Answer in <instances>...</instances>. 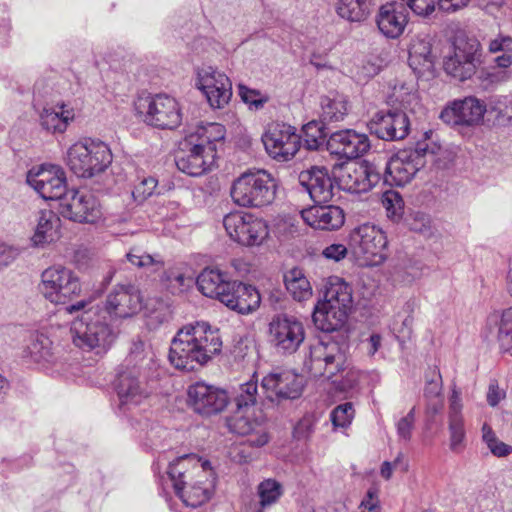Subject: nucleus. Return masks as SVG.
Listing matches in <instances>:
<instances>
[{
  "mask_svg": "<svg viewBox=\"0 0 512 512\" xmlns=\"http://www.w3.org/2000/svg\"><path fill=\"white\" fill-rule=\"evenodd\" d=\"M221 349L219 331L205 322H197L178 330L171 341L168 358L176 369L189 372L207 364Z\"/></svg>",
  "mask_w": 512,
  "mask_h": 512,
  "instance_id": "obj_1",
  "label": "nucleus"
},
{
  "mask_svg": "<svg viewBox=\"0 0 512 512\" xmlns=\"http://www.w3.org/2000/svg\"><path fill=\"white\" fill-rule=\"evenodd\" d=\"M348 350L346 336L327 337L310 347L309 358L305 360L304 366L315 378L332 379L342 374L338 388L343 392L349 391L358 385L360 371L350 366Z\"/></svg>",
  "mask_w": 512,
  "mask_h": 512,
  "instance_id": "obj_2",
  "label": "nucleus"
},
{
  "mask_svg": "<svg viewBox=\"0 0 512 512\" xmlns=\"http://www.w3.org/2000/svg\"><path fill=\"white\" fill-rule=\"evenodd\" d=\"M224 133L223 125L208 123L187 134L175 155L178 170L192 177L209 171L216 159L217 142L224 139Z\"/></svg>",
  "mask_w": 512,
  "mask_h": 512,
  "instance_id": "obj_3",
  "label": "nucleus"
},
{
  "mask_svg": "<svg viewBox=\"0 0 512 512\" xmlns=\"http://www.w3.org/2000/svg\"><path fill=\"white\" fill-rule=\"evenodd\" d=\"M433 134L432 130L426 131L424 139L418 141L415 148L399 150L380 165L384 182L389 185L404 186L428 161L436 163V155L441 152V146L432 141Z\"/></svg>",
  "mask_w": 512,
  "mask_h": 512,
  "instance_id": "obj_4",
  "label": "nucleus"
},
{
  "mask_svg": "<svg viewBox=\"0 0 512 512\" xmlns=\"http://www.w3.org/2000/svg\"><path fill=\"white\" fill-rule=\"evenodd\" d=\"M353 298L351 287L342 279L331 280L324 294V300L319 301L312 314L315 327L323 332H333L341 329L352 310Z\"/></svg>",
  "mask_w": 512,
  "mask_h": 512,
  "instance_id": "obj_5",
  "label": "nucleus"
},
{
  "mask_svg": "<svg viewBox=\"0 0 512 512\" xmlns=\"http://www.w3.org/2000/svg\"><path fill=\"white\" fill-rule=\"evenodd\" d=\"M72 340L76 347L97 355L106 353L116 335L98 308L84 310L71 324Z\"/></svg>",
  "mask_w": 512,
  "mask_h": 512,
  "instance_id": "obj_6",
  "label": "nucleus"
},
{
  "mask_svg": "<svg viewBox=\"0 0 512 512\" xmlns=\"http://www.w3.org/2000/svg\"><path fill=\"white\" fill-rule=\"evenodd\" d=\"M277 188V180L266 170H249L234 180L231 197L238 206L260 208L274 201Z\"/></svg>",
  "mask_w": 512,
  "mask_h": 512,
  "instance_id": "obj_7",
  "label": "nucleus"
},
{
  "mask_svg": "<svg viewBox=\"0 0 512 512\" xmlns=\"http://www.w3.org/2000/svg\"><path fill=\"white\" fill-rule=\"evenodd\" d=\"M65 161L78 177L91 178L107 169L112 162V153L104 142L85 139L67 150Z\"/></svg>",
  "mask_w": 512,
  "mask_h": 512,
  "instance_id": "obj_8",
  "label": "nucleus"
},
{
  "mask_svg": "<svg viewBox=\"0 0 512 512\" xmlns=\"http://www.w3.org/2000/svg\"><path fill=\"white\" fill-rule=\"evenodd\" d=\"M135 110L143 121L158 129H175L182 121L177 100L167 94L141 95L135 101Z\"/></svg>",
  "mask_w": 512,
  "mask_h": 512,
  "instance_id": "obj_9",
  "label": "nucleus"
},
{
  "mask_svg": "<svg viewBox=\"0 0 512 512\" xmlns=\"http://www.w3.org/2000/svg\"><path fill=\"white\" fill-rule=\"evenodd\" d=\"M39 291L49 302L66 305L81 296L82 284L72 269L54 265L42 272Z\"/></svg>",
  "mask_w": 512,
  "mask_h": 512,
  "instance_id": "obj_10",
  "label": "nucleus"
},
{
  "mask_svg": "<svg viewBox=\"0 0 512 512\" xmlns=\"http://www.w3.org/2000/svg\"><path fill=\"white\" fill-rule=\"evenodd\" d=\"M481 55V44L475 37L458 35L452 52L444 58V71L461 82L470 79L481 64Z\"/></svg>",
  "mask_w": 512,
  "mask_h": 512,
  "instance_id": "obj_11",
  "label": "nucleus"
},
{
  "mask_svg": "<svg viewBox=\"0 0 512 512\" xmlns=\"http://www.w3.org/2000/svg\"><path fill=\"white\" fill-rule=\"evenodd\" d=\"M350 244L354 254L362 257L366 265H378L387 257L386 235L376 225L365 223L354 228L350 233Z\"/></svg>",
  "mask_w": 512,
  "mask_h": 512,
  "instance_id": "obj_12",
  "label": "nucleus"
},
{
  "mask_svg": "<svg viewBox=\"0 0 512 512\" xmlns=\"http://www.w3.org/2000/svg\"><path fill=\"white\" fill-rule=\"evenodd\" d=\"M223 226L229 237L243 246H258L269 234L266 222L249 213H229L223 218Z\"/></svg>",
  "mask_w": 512,
  "mask_h": 512,
  "instance_id": "obj_13",
  "label": "nucleus"
},
{
  "mask_svg": "<svg viewBox=\"0 0 512 512\" xmlns=\"http://www.w3.org/2000/svg\"><path fill=\"white\" fill-rule=\"evenodd\" d=\"M339 187L350 193H365L382 179L380 163L363 161L342 164L338 168Z\"/></svg>",
  "mask_w": 512,
  "mask_h": 512,
  "instance_id": "obj_14",
  "label": "nucleus"
},
{
  "mask_svg": "<svg viewBox=\"0 0 512 512\" xmlns=\"http://www.w3.org/2000/svg\"><path fill=\"white\" fill-rule=\"evenodd\" d=\"M301 140L296 128L286 123H273L262 135L267 154L278 162L290 161L299 151Z\"/></svg>",
  "mask_w": 512,
  "mask_h": 512,
  "instance_id": "obj_15",
  "label": "nucleus"
},
{
  "mask_svg": "<svg viewBox=\"0 0 512 512\" xmlns=\"http://www.w3.org/2000/svg\"><path fill=\"white\" fill-rule=\"evenodd\" d=\"M26 181L43 199L59 200L68 195L65 172L60 166L43 164L27 173Z\"/></svg>",
  "mask_w": 512,
  "mask_h": 512,
  "instance_id": "obj_16",
  "label": "nucleus"
},
{
  "mask_svg": "<svg viewBox=\"0 0 512 512\" xmlns=\"http://www.w3.org/2000/svg\"><path fill=\"white\" fill-rule=\"evenodd\" d=\"M142 306L140 289L132 283H119L106 296L105 312L112 320H125L137 315Z\"/></svg>",
  "mask_w": 512,
  "mask_h": 512,
  "instance_id": "obj_17",
  "label": "nucleus"
},
{
  "mask_svg": "<svg viewBox=\"0 0 512 512\" xmlns=\"http://www.w3.org/2000/svg\"><path fill=\"white\" fill-rule=\"evenodd\" d=\"M269 334L272 344L283 354L296 352L305 339L302 322L295 316L286 314L277 315L272 319Z\"/></svg>",
  "mask_w": 512,
  "mask_h": 512,
  "instance_id": "obj_18",
  "label": "nucleus"
},
{
  "mask_svg": "<svg viewBox=\"0 0 512 512\" xmlns=\"http://www.w3.org/2000/svg\"><path fill=\"white\" fill-rule=\"evenodd\" d=\"M60 207L63 217L74 222L95 223L102 217L99 200L87 190H70Z\"/></svg>",
  "mask_w": 512,
  "mask_h": 512,
  "instance_id": "obj_19",
  "label": "nucleus"
},
{
  "mask_svg": "<svg viewBox=\"0 0 512 512\" xmlns=\"http://www.w3.org/2000/svg\"><path fill=\"white\" fill-rule=\"evenodd\" d=\"M197 87L203 92L209 105L214 109L223 108L232 97L230 79L212 66L198 70Z\"/></svg>",
  "mask_w": 512,
  "mask_h": 512,
  "instance_id": "obj_20",
  "label": "nucleus"
},
{
  "mask_svg": "<svg viewBox=\"0 0 512 512\" xmlns=\"http://www.w3.org/2000/svg\"><path fill=\"white\" fill-rule=\"evenodd\" d=\"M115 388L119 408L123 412L140 405L151 394L148 379H143L142 375L133 369H125L119 373Z\"/></svg>",
  "mask_w": 512,
  "mask_h": 512,
  "instance_id": "obj_21",
  "label": "nucleus"
},
{
  "mask_svg": "<svg viewBox=\"0 0 512 512\" xmlns=\"http://www.w3.org/2000/svg\"><path fill=\"white\" fill-rule=\"evenodd\" d=\"M187 393L190 407L203 416L221 412L228 403V396L224 390L205 382L192 384Z\"/></svg>",
  "mask_w": 512,
  "mask_h": 512,
  "instance_id": "obj_22",
  "label": "nucleus"
},
{
  "mask_svg": "<svg viewBox=\"0 0 512 512\" xmlns=\"http://www.w3.org/2000/svg\"><path fill=\"white\" fill-rule=\"evenodd\" d=\"M369 132L385 141L404 139L409 131V119L403 111L377 112L368 123Z\"/></svg>",
  "mask_w": 512,
  "mask_h": 512,
  "instance_id": "obj_23",
  "label": "nucleus"
},
{
  "mask_svg": "<svg viewBox=\"0 0 512 512\" xmlns=\"http://www.w3.org/2000/svg\"><path fill=\"white\" fill-rule=\"evenodd\" d=\"M262 389L271 400L296 399L303 391V378L293 372L270 373L262 379Z\"/></svg>",
  "mask_w": 512,
  "mask_h": 512,
  "instance_id": "obj_24",
  "label": "nucleus"
},
{
  "mask_svg": "<svg viewBox=\"0 0 512 512\" xmlns=\"http://www.w3.org/2000/svg\"><path fill=\"white\" fill-rule=\"evenodd\" d=\"M326 143L332 154L349 160L361 157L370 149L368 136L352 129L332 133Z\"/></svg>",
  "mask_w": 512,
  "mask_h": 512,
  "instance_id": "obj_25",
  "label": "nucleus"
},
{
  "mask_svg": "<svg viewBox=\"0 0 512 512\" xmlns=\"http://www.w3.org/2000/svg\"><path fill=\"white\" fill-rule=\"evenodd\" d=\"M299 183L315 203L324 204L334 196V181L326 167L312 166L299 174Z\"/></svg>",
  "mask_w": 512,
  "mask_h": 512,
  "instance_id": "obj_26",
  "label": "nucleus"
},
{
  "mask_svg": "<svg viewBox=\"0 0 512 512\" xmlns=\"http://www.w3.org/2000/svg\"><path fill=\"white\" fill-rule=\"evenodd\" d=\"M487 109L475 97L455 101L442 110L440 118L449 125H475L480 123Z\"/></svg>",
  "mask_w": 512,
  "mask_h": 512,
  "instance_id": "obj_27",
  "label": "nucleus"
},
{
  "mask_svg": "<svg viewBox=\"0 0 512 512\" xmlns=\"http://www.w3.org/2000/svg\"><path fill=\"white\" fill-rule=\"evenodd\" d=\"M301 217L307 225L318 230H338L345 222V213L341 207L319 203L303 209Z\"/></svg>",
  "mask_w": 512,
  "mask_h": 512,
  "instance_id": "obj_28",
  "label": "nucleus"
},
{
  "mask_svg": "<svg viewBox=\"0 0 512 512\" xmlns=\"http://www.w3.org/2000/svg\"><path fill=\"white\" fill-rule=\"evenodd\" d=\"M377 27L386 38L401 36L408 23V12L403 3L389 2L382 5L376 16Z\"/></svg>",
  "mask_w": 512,
  "mask_h": 512,
  "instance_id": "obj_29",
  "label": "nucleus"
},
{
  "mask_svg": "<svg viewBox=\"0 0 512 512\" xmlns=\"http://www.w3.org/2000/svg\"><path fill=\"white\" fill-rule=\"evenodd\" d=\"M261 302L258 290L249 284L232 281L222 303L239 314L255 311Z\"/></svg>",
  "mask_w": 512,
  "mask_h": 512,
  "instance_id": "obj_30",
  "label": "nucleus"
},
{
  "mask_svg": "<svg viewBox=\"0 0 512 512\" xmlns=\"http://www.w3.org/2000/svg\"><path fill=\"white\" fill-rule=\"evenodd\" d=\"M158 368L156 354L149 343L140 338L131 343L129 354L126 358V368L140 373L143 379H149Z\"/></svg>",
  "mask_w": 512,
  "mask_h": 512,
  "instance_id": "obj_31",
  "label": "nucleus"
},
{
  "mask_svg": "<svg viewBox=\"0 0 512 512\" xmlns=\"http://www.w3.org/2000/svg\"><path fill=\"white\" fill-rule=\"evenodd\" d=\"M462 408L461 393L456 389H453L449 399L448 410L450 449L453 452H459L464 447L466 431Z\"/></svg>",
  "mask_w": 512,
  "mask_h": 512,
  "instance_id": "obj_32",
  "label": "nucleus"
},
{
  "mask_svg": "<svg viewBox=\"0 0 512 512\" xmlns=\"http://www.w3.org/2000/svg\"><path fill=\"white\" fill-rule=\"evenodd\" d=\"M229 275L218 268H205L197 277L196 284L199 291L209 298L219 300L221 303L231 284Z\"/></svg>",
  "mask_w": 512,
  "mask_h": 512,
  "instance_id": "obj_33",
  "label": "nucleus"
},
{
  "mask_svg": "<svg viewBox=\"0 0 512 512\" xmlns=\"http://www.w3.org/2000/svg\"><path fill=\"white\" fill-rule=\"evenodd\" d=\"M64 104L56 107L45 106L39 113L41 127L49 133H63L68 123L74 119V111L65 108Z\"/></svg>",
  "mask_w": 512,
  "mask_h": 512,
  "instance_id": "obj_34",
  "label": "nucleus"
},
{
  "mask_svg": "<svg viewBox=\"0 0 512 512\" xmlns=\"http://www.w3.org/2000/svg\"><path fill=\"white\" fill-rule=\"evenodd\" d=\"M376 0H336V14L351 23H361L371 15Z\"/></svg>",
  "mask_w": 512,
  "mask_h": 512,
  "instance_id": "obj_35",
  "label": "nucleus"
},
{
  "mask_svg": "<svg viewBox=\"0 0 512 512\" xmlns=\"http://www.w3.org/2000/svg\"><path fill=\"white\" fill-rule=\"evenodd\" d=\"M432 46L428 37H416L409 48V65L419 73L430 71L434 66Z\"/></svg>",
  "mask_w": 512,
  "mask_h": 512,
  "instance_id": "obj_36",
  "label": "nucleus"
},
{
  "mask_svg": "<svg viewBox=\"0 0 512 512\" xmlns=\"http://www.w3.org/2000/svg\"><path fill=\"white\" fill-rule=\"evenodd\" d=\"M24 357L38 364L52 362L54 359L52 341L44 334H33L24 350Z\"/></svg>",
  "mask_w": 512,
  "mask_h": 512,
  "instance_id": "obj_37",
  "label": "nucleus"
},
{
  "mask_svg": "<svg viewBox=\"0 0 512 512\" xmlns=\"http://www.w3.org/2000/svg\"><path fill=\"white\" fill-rule=\"evenodd\" d=\"M59 218L51 210H40L37 216V225L31 238L35 246H43L54 240L55 226Z\"/></svg>",
  "mask_w": 512,
  "mask_h": 512,
  "instance_id": "obj_38",
  "label": "nucleus"
},
{
  "mask_svg": "<svg viewBox=\"0 0 512 512\" xmlns=\"http://www.w3.org/2000/svg\"><path fill=\"white\" fill-rule=\"evenodd\" d=\"M347 105V99L343 95L323 96L321 119L327 123L342 121L348 112Z\"/></svg>",
  "mask_w": 512,
  "mask_h": 512,
  "instance_id": "obj_39",
  "label": "nucleus"
},
{
  "mask_svg": "<svg viewBox=\"0 0 512 512\" xmlns=\"http://www.w3.org/2000/svg\"><path fill=\"white\" fill-rule=\"evenodd\" d=\"M287 291L297 301H303L312 296L309 281L302 274L301 270L292 269L284 276Z\"/></svg>",
  "mask_w": 512,
  "mask_h": 512,
  "instance_id": "obj_40",
  "label": "nucleus"
},
{
  "mask_svg": "<svg viewBox=\"0 0 512 512\" xmlns=\"http://www.w3.org/2000/svg\"><path fill=\"white\" fill-rule=\"evenodd\" d=\"M178 495L187 506L198 507L207 502L212 496L211 484L197 481L194 484L184 485Z\"/></svg>",
  "mask_w": 512,
  "mask_h": 512,
  "instance_id": "obj_41",
  "label": "nucleus"
},
{
  "mask_svg": "<svg viewBox=\"0 0 512 512\" xmlns=\"http://www.w3.org/2000/svg\"><path fill=\"white\" fill-rule=\"evenodd\" d=\"M126 259L139 269H150L155 273L164 268V261L159 255L148 254L138 247L131 248L126 254Z\"/></svg>",
  "mask_w": 512,
  "mask_h": 512,
  "instance_id": "obj_42",
  "label": "nucleus"
},
{
  "mask_svg": "<svg viewBox=\"0 0 512 512\" xmlns=\"http://www.w3.org/2000/svg\"><path fill=\"white\" fill-rule=\"evenodd\" d=\"M326 123L322 119L321 121L313 120L303 126V144L307 150L316 151L325 143L327 132L324 125Z\"/></svg>",
  "mask_w": 512,
  "mask_h": 512,
  "instance_id": "obj_43",
  "label": "nucleus"
},
{
  "mask_svg": "<svg viewBox=\"0 0 512 512\" xmlns=\"http://www.w3.org/2000/svg\"><path fill=\"white\" fill-rule=\"evenodd\" d=\"M189 456L185 455L172 461L167 470V475L172 482L176 495L181 494V488L187 484V477L190 465Z\"/></svg>",
  "mask_w": 512,
  "mask_h": 512,
  "instance_id": "obj_44",
  "label": "nucleus"
},
{
  "mask_svg": "<svg viewBox=\"0 0 512 512\" xmlns=\"http://www.w3.org/2000/svg\"><path fill=\"white\" fill-rule=\"evenodd\" d=\"M497 338L500 350L512 356V307L502 312Z\"/></svg>",
  "mask_w": 512,
  "mask_h": 512,
  "instance_id": "obj_45",
  "label": "nucleus"
},
{
  "mask_svg": "<svg viewBox=\"0 0 512 512\" xmlns=\"http://www.w3.org/2000/svg\"><path fill=\"white\" fill-rule=\"evenodd\" d=\"M160 282L172 294H180L189 287L191 279L177 269H168L162 272Z\"/></svg>",
  "mask_w": 512,
  "mask_h": 512,
  "instance_id": "obj_46",
  "label": "nucleus"
},
{
  "mask_svg": "<svg viewBox=\"0 0 512 512\" xmlns=\"http://www.w3.org/2000/svg\"><path fill=\"white\" fill-rule=\"evenodd\" d=\"M283 493L282 485L273 479H266L258 485V496L262 508L276 503Z\"/></svg>",
  "mask_w": 512,
  "mask_h": 512,
  "instance_id": "obj_47",
  "label": "nucleus"
},
{
  "mask_svg": "<svg viewBox=\"0 0 512 512\" xmlns=\"http://www.w3.org/2000/svg\"><path fill=\"white\" fill-rule=\"evenodd\" d=\"M382 204L388 218L398 222L404 214V200L401 194L395 190H388L382 195Z\"/></svg>",
  "mask_w": 512,
  "mask_h": 512,
  "instance_id": "obj_48",
  "label": "nucleus"
},
{
  "mask_svg": "<svg viewBox=\"0 0 512 512\" xmlns=\"http://www.w3.org/2000/svg\"><path fill=\"white\" fill-rule=\"evenodd\" d=\"M258 396L257 381L249 380L248 382L241 384L237 395L235 396L237 408L240 410L255 405Z\"/></svg>",
  "mask_w": 512,
  "mask_h": 512,
  "instance_id": "obj_49",
  "label": "nucleus"
},
{
  "mask_svg": "<svg viewBox=\"0 0 512 512\" xmlns=\"http://www.w3.org/2000/svg\"><path fill=\"white\" fill-rule=\"evenodd\" d=\"M495 125L507 126L512 124V103L504 100H497L486 111Z\"/></svg>",
  "mask_w": 512,
  "mask_h": 512,
  "instance_id": "obj_50",
  "label": "nucleus"
},
{
  "mask_svg": "<svg viewBox=\"0 0 512 512\" xmlns=\"http://www.w3.org/2000/svg\"><path fill=\"white\" fill-rule=\"evenodd\" d=\"M482 439L491 453L497 457H505L512 452V447L500 441L486 423L482 426Z\"/></svg>",
  "mask_w": 512,
  "mask_h": 512,
  "instance_id": "obj_51",
  "label": "nucleus"
},
{
  "mask_svg": "<svg viewBox=\"0 0 512 512\" xmlns=\"http://www.w3.org/2000/svg\"><path fill=\"white\" fill-rule=\"evenodd\" d=\"M157 185L158 180L153 176H138L137 182L132 190L133 199L138 203L144 202L148 197L153 195Z\"/></svg>",
  "mask_w": 512,
  "mask_h": 512,
  "instance_id": "obj_52",
  "label": "nucleus"
},
{
  "mask_svg": "<svg viewBox=\"0 0 512 512\" xmlns=\"http://www.w3.org/2000/svg\"><path fill=\"white\" fill-rule=\"evenodd\" d=\"M354 408L352 403L346 402L338 405L331 412V421L335 427L346 428L351 424L354 417Z\"/></svg>",
  "mask_w": 512,
  "mask_h": 512,
  "instance_id": "obj_53",
  "label": "nucleus"
},
{
  "mask_svg": "<svg viewBox=\"0 0 512 512\" xmlns=\"http://www.w3.org/2000/svg\"><path fill=\"white\" fill-rule=\"evenodd\" d=\"M400 3L418 16L427 17L437 8L436 0H401Z\"/></svg>",
  "mask_w": 512,
  "mask_h": 512,
  "instance_id": "obj_54",
  "label": "nucleus"
},
{
  "mask_svg": "<svg viewBox=\"0 0 512 512\" xmlns=\"http://www.w3.org/2000/svg\"><path fill=\"white\" fill-rule=\"evenodd\" d=\"M442 378L440 371L435 367L431 371V378L426 379L424 396L428 399H435L441 396Z\"/></svg>",
  "mask_w": 512,
  "mask_h": 512,
  "instance_id": "obj_55",
  "label": "nucleus"
},
{
  "mask_svg": "<svg viewBox=\"0 0 512 512\" xmlns=\"http://www.w3.org/2000/svg\"><path fill=\"white\" fill-rule=\"evenodd\" d=\"M415 422V408L413 407L404 417L400 418L396 424L397 435L404 441H409L412 436V430Z\"/></svg>",
  "mask_w": 512,
  "mask_h": 512,
  "instance_id": "obj_56",
  "label": "nucleus"
},
{
  "mask_svg": "<svg viewBox=\"0 0 512 512\" xmlns=\"http://www.w3.org/2000/svg\"><path fill=\"white\" fill-rule=\"evenodd\" d=\"M258 425L260 424L256 421H252L244 416H236L229 424L232 432L242 436H247L254 432Z\"/></svg>",
  "mask_w": 512,
  "mask_h": 512,
  "instance_id": "obj_57",
  "label": "nucleus"
},
{
  "mask_svg": "<svg viewBox=\"0 0 512 512\" xmlns=\"http://www.w3.org/2000/svg\"><path fill=\"white\" fill-rule=\"evenodd\" d=\"M358 509L359 512H381L378 490L376 488L368 489Z\"/></svg>",
  "mask_w": 512,
  "mask_h": 512,
  "instance_id": "obj_58",
  "label": "nucleus"
},
{
  "mask_svg": "<svg viewBox=\"0 0 512 512\" xmlns=\"http://www.w3.org/2000/svg\"><path fill=\"white\" fill-rule=\"evenodd\" d=\"M322 255L326 259L338 262L346 257L347 248L343 244L334 243V244L327 246L325 249H323Z\"/></svg>",
  "mask_w": 512,
  "mask_h": 512,
  "instance_id": "obj_59",
  "label": "nucleus"
},
{
  "mask_svg": "<svg viewBox=\"0 0 512 512\" xmlns=\"http://www.w3.org/2000/svg\"><path fill=\"white\" fill-rule=\"evenodd\" d=\"M247 443L252 447H262L269 441V437L265 429L258 425L254 432L247 435Z\"/></svg>",
  "mask_w": 512,
  "mask_h": 512,
  "instance_id": "obj_60",
  "label": "nucleus"
},
{
  "mask_svg": "<svg viewBox=\"0 0 512 512\" xmlns=\"http://www.w3.org/2000/svg\"><path fill=\"white\" fill-rule=\"evenodd\" d=\"M489 51L496 52H512V38L509 36H499L489 43Z\"/></svg>",
  "mask_w": 512,
  "mask_h": 512,
  "instance_id": "obj_61",
  "label": "nucleus"
},
{
  "mask_svg": "<svg viewBox=\"0 0 512 512\" xmlns=\"http://www.w3.org/2000/svg\"><path fill=\"white\" fill-rule=\"evenodd\" d=\"M470 0H436L438 10L453 13L467 6Z\"/></svg>",
  "mask_w": 512,
  "mask_h": 512,
  "instance_id": "obj_62",
  "label": "nucleus"
},
{
  "mask_svg": "<svg viewBox=\"0 0 512 512\" xmlns=\"http://www.w3.org/2000/svg\"><path fill=\"white\" fill-rule=\"evenodd\" d=\"M18 254L17 248L4 243L0 244V266H8L16 259Z\"/></svg>",
  "mask_w": 512,
  "mask_h": 512,
  "instance_id": "obj_63",
  "label": "nucleus"
},
{
  "mask_svg": "<svg viewBox=\"0 0 512 512\" xmlns=\"http://www.w3.org/2000/svg\"><path fill=\"white\" fill-rule=\"evenodd\" d=\"M239 93H240L242 100L245 103L254 105L256 108L262 107L264 104V100L258 98L259 93L255 90H250V89L246 88L245 86L240 85Z\"/></svg>",
  "mask_w": 512,
  "mask_h": 512,
  "instance_id": "obj_64",
  "label": "nucleus"
}]
</instances>
